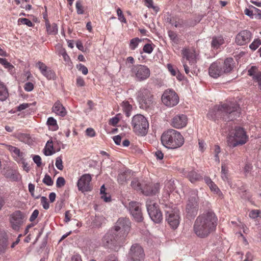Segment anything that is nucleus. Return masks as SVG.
Listing matches in <instances>:
<instances>
[{
	"instance_id": "f257e3e1",
	"label": "nucleus",
	"mask_w": 261,
	"mask_h": 261,
	"mask_svg": "<svg viewBox=\"0 0 261 261\" xmlns=\"http://www.w3.org/2000/svg\"><path fill=\"white\" fill-rule=\"evenodd\" d=\"M218 219L212 211H208L198 216L193 225L195 234L200 238L208 237L216 230Z\"/></svg>"
},
{
	"instance_id": "f03ea898",
	"label": "nucleus",
	"mask_w": 261,
	"mask_h": 261,
	"mask_svg": "<svg viewBox=\"0 0 261 261\" xmlns=\"http://www.w3.org/2000/svg\"><path fill=\"white\" fill-rule=\"evenodd\" d=\"M241 109L236 102H229L216 105L207 114L212 119L222 118L225 121H232L240 116Z\"/></svg>"
},
{
	"instance_id": "7ed1b4c3",
	"label": "nucleus",
	"mask_w": 261,
	"mask_h": 261,
	"mask_svg": "<svg viewBox=\"0 0 261 261\" xmlns=\"http://www.w3.org/2000/svg\"><path fill=\"white\" fill-rule=\"evenodd\" d=\"M162 144L168 149H175L182 146L184 138L177 130L170 129L163 133L161 138Z\"/></svg>"
},
{
	"instance_id": "20e7f679",
	"label": "nucleus",
	"mask_w": 261,
	"mask_h": 261,
	"mask_svg": "<svg viewBox=\"0 0 261 261\" xmlns=\"http://www.w3.org/2000/svg\"><path fill=\"white\" fill-rule=\"evenodd\" d=\"M127 235L118 230L116 231L115 228L112 229L104 236L102 239L103 244L115 251H118L122 246Z\"/></svg>"
},
{
	"instance_id": "39448f33",
	"label": "nucleus",
	"mask_w": 261,
	"mask_h": 261,
	"mask_svg": "<svg viewBox=\"0 0 261 261\" xmlns=\"http://www.w3.org/2000/svg\"><path fill=\"white\" fill-rule=\"evenodd\" d=\"M248 140L246 132L240 127H237L232 129L227 137V142L230 147H235L245 144Z\"/></svg>"
},
{
	"instance_id": "423d86ee",
	"label": "nucleus",
	"mask_w": 261,
	"mask_h": 261,
	"mask_svg": "<svg viewBox=\"0 0 261 261\" xmlns=\"http://www.w3.org/2000/svg\"><path fill=\"white\" fill-rule=\"evenodd\" d=\"M137 99L140 108L145 110H152L155 105L153 94L149 89L146 88L141 89L138 92Z\"/></svg>"
},
{
	"instance_id": "0eeeda50",
	"label": "nucleus",
	"mask_w": 261,
	"mask_h": 261,
	"mask_svg": "<svg viewBox=\"0 0 261 261\" xmlns=\"http://www.w3.org/2000/svg\"><path fill=\"white\" fill-rule=\"evenodd\" d=\"M132 187L137 191H141L146 196H152L158 193L160 185L159 184H145L141 182L137 178L131 181Z\"/></svg>"
},
{
	"instance_id": "6e6552de",
	"label": "nucleus",
	"mask_w": 261,
	"mask_h": 261,
	"mask_svg": "<svg viewBox=\"0 0 261 261\" xmlns=\"http://www.w3.org/2000/svg\"><path fill=\"white\" fill-rule=\"evenodd\" d=\"M134 132L138 135L144 136L147 132L149 123L147 119L142 115H135L132 120Z\"/></svg>"
},
{
	"instance_id": "1a4fd4ad",
	"label": "nucleus",
	"mask_w": 261,
	"mask_h": 261,
	"mask_svg": "<svg viewBox=\"0 0 261 261\" xmlns=\"http://www.w3.org/2000/svg\"><path fill=\"white\" fill-rule=\"evenodd\" d=\"M165 206L166 220L172 229H175L178 226L180 222L179 211L173 205L170 207L166 204Z\"/></svg>"
},
{
	"instance_id": "9d476101",
	"label": "nucleus",
	"mask_w": 261,
	"mask_h": 261,
	"mask_svg": "<svg viewBox=\"0 0 261 261\" xmlns=\"http://www.w3.org/2000/svg\"><path fill=\"white\" fill-rule=\"evenodd\" d=\"M157 206V204L153 200L148 199L146 201V208L149 217L153 222L159 223L162 220L163 216Z\"/></svg>"
},
{
	"instance_id": "9b49d317",
	"label": "nucleus",
	"mask_w": 261,
	"mask_h": 261,
	"mask_svg": "<svg viewBox=\"0 0 261 261\" xmlns=\"http://www.w3.org/2000/svg\"><path fill=\"white\" fill-rule=\"evenodd\" d=\"M198 199L197 192L191 191L186 206V212L189 216L194 217L197 215L198 210Z\"/></svg>"
},
{
	"instance_id": "f8f14e48",
	"label": "nucleus",
	"mask_w": 261,
	"mask_h": 261,
	"mask_svg": "<svg viewBox=\"0 0 261 261\" xmlns=\"http://www.w3.org/2000/svg\"><path fill=\"white\" fill-rule=\"evenodd\" d=\"M132 75H135V77L139 81L145 80L150 76V70L146 66L142 65H133L131 68Z\"/></svg>"
},
{
	"instance_id": "ddd939ff",
	"label": "nucleus",
	"mask_w": 261,
	"mask_h": 261,
	"mask_svg": "<svg viewBox=\"0 0 261 261\" xmlns=\"http://www.w3.org/2000/svg\"><path fill=\"white\" fill-rule=\"evenodd\" d=\"M162 100L166 106L171 107L178 103L179 98L174 91L168 89L164 92L162 96Z\"/></svg>"
},
{
	"instance_id": "4468645a",
	"label": "nucleus",
	"mask_w": 261,
	"mask_h": 261,
	"mask_svg": "<svg viewBox=\"0 0 261 261\" xmlns=\"http://www.w3.org/2000/svg\"><path fill=\"white\" fill-rule=\"evenodd\" d=\"M144 256L142 247L138 244H133L128 254V261H141Z\"/></svg>"
},
{
	"instance_id": "2eb2a0df",
	"label": "nucleus",
	"mask_w": 261,
	"mask_h": 261,
	"mask_svg": "<svg viewBox=\"0 0 261 261\" xmlns=\"http://www.w3.org/2000/svg\"><path fill=\"white\" fill-rule=\"evenodd\" d=\"M24 217V214L20 211L14 212L10 219L12 228L15 230H18L23 223Z\"/></svg>"
},
{
	"instance_id": "dca6fc26",
	"label": "nucleus",
	"mask_w": 261,
	"mask_h": 261,
	"mask_svg": "<svg viewBox=\"0 0 261 261\" xmlns=\"http://www.w3.org/2000/svg\"><path fill=\"white\" fill-rule=\"evenodd\" d=\"M129 211L137 222H141L143 220V216L140 208V204L136 201H131L128 205Z\"/></svg>"
},
{
	"instance_id": "f3484780",
	"label": "nucleus",
	"mask_w": 261,
	"mask_h": 261,
	"mask_svg": "<svg viewBox=\"0 0 261 261\" xmlns=\"http://www.w3.org/2000/svg\"><path fill=\"white\" fill-rule=\"evenodd\" d=\"M250 31L245 30L240 32L236 36L235 42L239 45H244L249 43L252 38Z\"/></svg>"
},
{
	"instance_id": "a211bd4d",
	"label": "nucleus",
	"mask_w": 261,
	"mask_h": 261,
	"mask_svg": "<svg viewBox=\"0 0 261 261\" xmlns=\"http://www.w3.org/2000/svg\"><path fill=\"white\" fill-rule=\"evenodd\" d=\"M130 222L127 218H119L117 221L114 228L116 231H120V232L124 234H127L130 229Z\"/></svg>"
},
{
	"instance_id": "6ab92c4d",
	"label": "nucleus",
	"mask_w": 261,
	"mask_h": 261,
	"mask_svg": "<svg viewBox=\"0 0 261 261\" xmlns=\"http://www.w3.org/2000/svg\"><path fill=\"white\" fill-rule=\"evenodd\" d=\"M210 75L213 78H217L224 74L222 70V64L220 62H214L208 69Z\"/></svg>"
},
{
	"instance_id": "aec40b11",
	"label": "nucleus",
	"mask_w": 261,
	"mask_h": 261,
	"mask_svg": "<svg viewBox=\"0 0 261 261\" xmlns=\"http://www.w3.org/2000/svg\"><path fill=\"white\" fill-rule=\"evenodd\" d=\"M187 123V118L185 115H177L173 117L172 125L176 128H181L185 127Z\"/></svg>"
},
{
	"instance_id": "412c9836",
	"label": "nucleus",
	"mask_w": 261,
	"mask_h": 261,
	"mask_svg": "<svg viewBox=\"0 0 261 261\" xmlns=\"http://www.w3.org/2000/svg\"><path fill=\"white\" fill-rule=\"evenodd\" d=\"M184 58L189 61L191 68H194L196 63V55L194 50L185 49L182 52Z\"/></svg>"
},
{
	"instance_id": "4be33fe9",
	"label": "nucleus",
	"mask_w": 261,
	"mask_h": 261,
	"mask_svg": "<svg viewBox=\"0 0 261 261\" xmlns=\"http://www.w3.org/2000/svg\"><path fill=\"white\" fill-rule=\"evenodd\" d=\"M182 171L183 175L187 177L192 183L200 181L202 179V176L194 170L183 169Z\"/></svg>"
},
{
	"instance_id": "5701e85b",
	"label": "nucleus",
	"mask_w": 261,
	"mask_h": 261,
	"mask_svg": "<svg viewBox=\"0 0 261 261\" xmlns=\"http://www.w3.org/2000/svg\"><path fill=\"white\" fill-rule=\"evenodd\" d=\"M175 188V184L174 180H169L165 183L164 191V197L168 200L170 196V193L173 192Z\"/></svg>"
},
{
	"instance_id": "b1692460",
	"label": "nucleus",
	"mask_w": 261,
	"mask_h": 261,
	"mask_svg": "<svg viewBox=\"0 0 261 261\" xmlns=\"http://www.w3.org/2000/svg\"><path fill=\"white\" fill-rule=\"evenodd\" d=\"M91 179V176L89 174L83 175V192L91 191L92 189V186L90 183Z\"/></svg>"
},
{
	"instance_id": "393cba45",
	"label": "nucleus",
	"mask_w": 261,
	"mask_h": 261,
	"mask_svg": "<svg viewBox=\"0 0 261 261\" xmlns=\"http://www.w3.org/2000/svg\"><path fill=\"white\" fill-rule=\"evenodd\" d=\"M234 61L232 58L225 60L222 64V70L224 73H227L232 71L233 68Z\"/></svg>"
},
{
	"instance_id": "a878e982",
	"label": "nucleus",
	"mask_w": 261,
	"mask_h": 261,
	"mask_svg": "<svg viewBox=\"0 0 261 261\" xmlns=\"http://www.w3.org/2000/svg\"><path fill=\"white\" fill-rule=\"evenodd\" d=\"M52 109L54 112L61 117H64L66 115L67 112L65 108L60 101L55 102Z\"/></svg>"
},
{
	"instance_id": "bb28decb",
	"label": "nucleus",
	"mask_w": 261,
	"mask_h": 261,
	"mask_svg": "<svg viewBox=\"0 0 261 261\" xmlns=\"http://www.w3.org/2000/svg\"><path fill=\"white\" fill-rule=\"evenodd\" d=\"M131 177V172L126 170L120 173L118 175L117 180L120 184H123Z\"/></svg>"
},
{
	"instance_id": "cd10ccee",
	"label": "nucleus",
	"mask_w": 261,
	"mask_h": 261,
	"mask_svg": "<svg viewBox=\"0 0 261 261\" xmlns=\"http://www.w3.org/2000/svg\"><path fill=\"white\" fill-rule=\"evenodd\" d=\"M224 43V40L222 36H214L212 38L211 45L212 47L217 49Z\"/></svg>"
},
{
	"instance_id": "c85d7f7f",
	"label": "nucleus",
	"mask_w": 261,
	"mask_h": 261,
	"mask_svg": "<svg viewBox=\"0 0 261 261\" xmlns=\"http://www.w3.org/2000/svg\"><path fill=\"white\" fill-rule=\"evenodd\" d=\"M45 24L48 34L54 35L58 33V27L56 23H53V24H50L49 23L48 20H46Z\"/></svg>"
},
{
	"instance_id": "c756f323",
	"label": "nucleus",
	"mask_w": 261,
	"mask_h": 261,
	"mask_svg": "<svg viewBox=\"0 0 261 261\" xmlns=\"http://www.w3.org/2000/svg\"><path fill=\"white\" fill-rule=\"evenodd\" d=\"M105 217L101 215H96L92 220L91 226L93 227H99L105 221Z\"/></svg>"
},
{
	"instance_id": "7c9ffc66",
	"label": "nucleus",
	"mask_w": 261,
	"mask_h": 261,
	"mask_svg": "<svg viewBox=\"0 0 261 261\" xmlns=\"http://www.w3.org/2000/svg\"><path fill=\"white\" fill-rule=\"evenodd\" d=\"M9 96V93L6 86L0 82V100H5Z\"/></svg>"
},
{
	"instance_id": "2f4dec72",
	"label": "nucleus",
	"mask_w": 261,
	"mask_h": 261,
	"mask_svg": "<svg viewBox=\"0 0 261 261\" xmlns=\"http://www.w3.org/2000/svg\"><path fill=\"white\" fill-rule=\"evenodd\" d=\"M8 245V237L4 238L0 240V255L4 254L6 252Z\"/></svg>"
},
{
	"instance_id": "473e14b6",
	"label": "nucleus",
	"mask_w": 261,
	"mask_h": 261,
	"mask_svg": "<svg viewBox=\"0 0 261 261\" xmlns=\"http://www.w3.org/2000/svg\"><path fill=\"white\" fill-rule=\"evenodd\" d=\"M7 149L16 157H19L20 158L23 157L24 153L20 152V149L18 148L11 145H7Z\"/></svg>"
},
{
	"instance_id": "72a5a7b5",
	"label": "nucleus",
	"mask_w": 261,
	"mask_h": 261,
	"mask_svg": "<svg viewBox=\"0 0 261 261\" xmlns=\"http://www.w3.org/2000/svg\"><path fill=\"white\" fill-rule=\"evenodd\" d=\"M257 68L256 66H253L248 70V74L251 76H252L253 79L256 80L259 83V81L256 78V76L260 74L261 72L257 73Z\"/></svg>"
},
{
	"instance_id": "f704fd0d",
	"label": "nucleus",
	"mask_w": 261,
	"mask_h": 261,
	"mask_svg": "<svg viewBox=\"0 0 261 261\" xmlns=\"http://www.w3.org/2000/svg\"><path fill=\"white\" fill-rule=\"evenodd\" d=\"M122 108L125 115L127 117L130 116V113L132 109V106L129 103L128 101H124L122 103Z\"/></svg>"
},
{
	"instance_id": "c9c22d12",
	"label": "nucleus",
	"mask_w": 261,
	"mask_h": 261,
	"mask_svg": "<svg viewBox=\"0 0 261 261\" xmlns=\"http://www.w3.org/2000/svg\"><path fill=\"white\" fill-rule=\"evenodd\" d=\"M260 45L261 40L257 38L254 39V41L250 44L249 48L252 50H255Z\"/></svg>"
},
{
	"instance_id": "e433bc0d",
	"label": "nucleus",
	"mask_w": 261,
	"mask_h": 261,
	"mask_svg": "<svg viewBox=\"0 0 261 261\" xmlns=\"http://www.w3.org/2000/svg\"><path fill=\"white\" fill-rule=\"evenodd\" d=\"M47 124L48 126H51L53 127L54 130H56L58 128V126L57 123V121L53 117H49L48 118L47 121Z\"/></svg>"
},
{
	"instance_id": "4c0bfd02",
	"label": "nucleus",
	"mask_w": 261,
	"mask_h": 261,
	"mask_svg": "<svg viewBox=\"0 0 261 261\" xmlns=\"http://www.w3.org/2000/svg\"><path fill=\"white\" fill-rule=\"evenodd\" d=\"M55 152L53 151V145H49L46 146L44 149V153L46 156L51 155L54 154Z\"/></svg>"
},
{
	"instance_id": "58836bf2",
	"label": "nucleus",
	"mask_w": 261,
	"mask_h": 261,
	"mask_svg": "<svg viewBox=\"0 0 261 261\" xmlns=\"http://www.w3.org/2000/svg\"><path fill=\"white\" fill-rule=\"evenodd\" d=\"M209 187L211 191H214L215 193L217 194L219 196H222V192L214 182H213L211 185H210Z\"/></svg>"
},
{
	"instance_id": "ea45409f",
	"label": "nucleus",
	"mask_w": 261,
	"mask_h": 261,
	"mask_svg": "<svg viewBox=\"0 0 261 261\" xmlns=\"http://www.w3.org/2000/svg\"><path fill=\"white\" fill-rule=\"evenodd\" d=\"M42 181L44 184L48 186H52L54 184V181L51 179V177L47 174L45 175Z\"/></svg>"
},
{
	"instance_id": "a19ab883",
	"label": "nucleus",
	"mask_w": 261,
	"mask_h": 261,
	"mask_svg": "<svg viewBox=\"0 0 261 261\" xmlns=\"http://www.w3.org/2000/svg\"><path fill=\"white\" fill-rule=\"evenodd\" d=\"M140 40L138 38H135L132 39L130 41L129 46L131 49L134 50L138 45L139 42Z\"/></svg>"
},
{
	"instance_id": "79ce46f5",
	"label": "nucleus",
	"mask_w": 261,
	"mask_h": 261,
	"mask_svg": "<svg viewBox=\"0 0 261 261\" xmlns=\"http://www.w3.org/2000/svg\"><path fill=\"white\" fill-rule=\"evenodd\" d=\"M168 36L170 39L174 42V43L177 44L178 41V39L177 36L176 34L172 31H168Z\"/></svg>"
},
{
	"instance_id": "37998d69",
	"label": "nucleus",
	"mask_w": 261,
	"mask_h": 261,
	"mask_svg": "<svg viewBox=\"0 0 261 261\" xmlns=\"http://www.w3.org/2000/svg\"><path fill=\"white\" fill-rule=\"evenodd\" d=\"M42 74L48 80L54 79L55 76L54 72L48 69H47Z\"/></svg>"
},
{
	"instance_id": "c03bdc74",
	"label": "nucleus",
	"mask_w": 261,
	"mask_h": 261,
	"mask_svg": "<svg viewBox=\"0 0 261 261\" xmlns=\"http://www.w3.org/2000/svg\"><path fill=\"white\" fill-rule=\"evenodd\" d=\"M0 64L4 65L5 68L9 69H11L14 67L13 66L8 62L6 59L0 58Z\"/></svg>"
},
{
	"instance_id": "a18cd8bd",
	"label": "nucleus",
	"mask_w": 261,
	"mask_h": 261,
	"mask_svg": "<svg viewBox=\"0 0 261 261\" xmlns=\"http://www.w3.org/2000/svg\"><path fill=\"white\" fill-rule=\"evenodd\" d=\"M55 165H56V166L57 167V168L59 170H63V165L62 157L61 156H58L56 158Z\"/></svg>"
},
{
	"instance_id": "49530a36",
	"label": "nucleus",
	"mask_w": 261,
	"mask_h": 261,
	"mask_svg": "<svg viewBox=\"0 0 261 261\" xmlns=\"http://www.w3.org/2000/svg\"><path fill=\"white\" fill-rule=\"evenodd\" d=\"M65 184V180L63 177H59L56 181V186L57 188H61Z\"/></svg>"
},
{
	"instance_id": "de8ad7c7",
	"label": "nucleus",
	"mask_w": 261,
	"mask_h": 261,
	"mask_svg": "<svg viewBox=\"0 0 261 261\" xmlns=\"http://www.w3.org/2000/svg\"><path fill=\"white\" fill-rule=\"evenodd\" d=\"M85 134L87 137H94L96 135V133L93 128L89 127L86 130Z\"/></svg>"
},
{
	"instance_id": "09e8293b",
	"label": "nucleus",
	"mask_w": 261,
	"mask_h": 261,
	"mask_svg": "<svg viewBox=\"0 0 261 261\" xmlns=\"http://www.w3.org/2000/svg\"><path fill=\"white\" fill-rule=\"evenodd\" d=\"M41 204L43 206V207L45 209V210H47L49 208V203L47 201V199L46 198V197H44V196H42L41 198Z\"/></svg>"
},
{
	"instance_id": "8fccbe9b",
	"label": "nucleus",
	"mask_w": 261,
	"mask_h": 261,
	"mask_svg": "<svg viewBox=\"0 0 261 261\" xmlns=\"http://www.w3.org/2000/svg\"><path fill=\"white\" fill-rule=\"evenodd\" d=\"M36 66L38 67L42 73L44 72L47 69V66L43 63L40 61L36 63Z\"/></svg>"
},
{
	"instance_id": "3c124183",
	"label": "nucleus",
	"mask_w": 261,
	"mask_h": 261,
	"mask_svg": "<svg viewBox=\"0 0 261 261\" xmlns=\"http://www.w3.org/2000/svg\"><path fill=\"white\" fill-rule=\"evenodd\" d=\"M145 2L146 6L149 8H152L156 12L158 11L159 8L153 5L152 0H144Z\"/></svg>"
},
{
	"instance_id": "603ef678",
	"label": "nucleus",
	"mask_w": 261,
	"mask_h": 261,
	"mask_svg": "<svg viewBox=\"0 0 261 261\" xmlns=\"http://www.w3.org/2000/svg\"><path fill=\"white\" fill-rule=\"evenodd\" d=\"M260 213V211L258 210H252L249 213V216L252 219H255L258 217Z\"/></svg>"
},
{
	"instance_id": "864d4df0",
	"label": "nucleus",
	"mask_w": 261,
	"mask_h": 261,
	"mask_svg": "<svg viewBox=\"0 0 261 261\" xmlns=\"http://www.w3.org/2000/svg\"><path fill=\"white\" fill-rule=\"evenodd\" d=\"M18 21V22H21L24 24H26L28 27L33 26V23L32 21L27 18H19Z\"/></svg>"
},
{
	"instance_id": "5fc2aeb1",
	"label": "nucleus",
	"mask_w": 261,
	"mask_h": 261,
	"mask_svg": "<svg viewBox=\"0 0 261 261\" xmlns=\"http://www.w3.org/2000/svg\"><path fill=\"white\" fill-rule=\"evenodd\" d=\"M33 161L36 164L37 167H40L41 165V158L38 155H35L33 157Z\"/></svg>"
},
{
	"instance_id": "6e6d98bb",
	"label": "nucleus",
	"mask_w": 261,
	"mask_h": 261,
	"mask_svg": "<svg viewBox=\"0 0 261 261\" xmlns=\"http://www.w3.org/2000/svg\"><path fill=\"white\" fill-rule=\"evenodd\" d=\"M59 53L60 55H61L62 56L63 58H64V60L66 62H67L69 60V59H70L69 57L67 55V54L64 48L61 49Z\"/></svg>"
},
{
	"instance_id": "4d7b16f0",
	"label": "nucleus",
	"mask_w": 261,
	"mask_h": 261,
	"mask_svg": "<svg viewBox=\"0 0 261 261\" xmlns=\"http://www.w3.org/2000/svg\"><path fill=\"white\" fill-rule=\"evenodd\" d=\"M117 15H118L119 19L122 22H125L126 19L125 18V17L123 14L122 11L120 9V8H118V9L117 10Z\"/></svg>"
},
{
	"instance_id": "13d9d810",
	"label": "nucleus",
	"mask_w": 261,
	"mask_h": 261,
	"mask_svg": "<svg viewBox=\"0 0 261 261\" xmlns=\"http://www.w3.org/2000/svg\"><path fill=\"white\" fill-rule=\"evenodd\" d=\"M143 50L146 53L150 54L153 50V48L151 44H146L144 46Z\"/></svg>"
},
{
	"instance_id": "bf43d9fd",
	"label": "nucleus",
	"mask_w": 261,
	"mask_h": 261,
	"mask_svg": "<svg viewBox=\"0 0 261 261\" xmlns=\"http://www.w3.org/2000/svg\"><path fill=\"white\" fill-rule=\"evenodd\" d=\"M87 105L88 107L85 109L84 112L86 114H88L92 109L94 104L91 100H88L87 101Z\"/></svg>"
},
{
	"instance_id": "052dcab7",
	"label": "nucleus",
	"mask_w": 261,
	"mask_h": 261,
	"mask_svg": "<svg viewBox=\"0 0 261 261\" xmlns=\"http://www.w3.org/2000/svg\"><path fill=\"white\" fill-rule=\"evenodd\" d=\"M24 88V90L27 91H31L34 89V85L31 82H27L25 84Z\"/></svg>"
},
{
	"instance_id": "680f3d73",
	"label": "nucleus",
	"mask_w": 261,
	"mask_h": 261,
	"mask_svg": "<svg viewBox=\"0 0 261 261\" xmlns=\"http://www.w3.org/2000/svg\"><path fill=\"white\" fill-rule=\"evenodd\" d=\"M244 13L249 16L250 17H251V18H254V12H253V10H252V9L251 8H246L244 10Z\"/></svg>"
},
{
	"instance_id": "e2e57ef3",
	"label": "nucleus",
	"mask_w": 261,
	"mask_h": 261,
	"mask_svg": "<svg viewBox=\"0 0 261 261\" xmlns=\"http://www.w3.org/2000/svg\"><path fill=\"white\" fill-rule=\"evenodd\" d=\"M38 214H39L38 210H34L30 218V221L31 222L34 221L38 217Z\"/></svg>"
},
{
	"instance_id": "0e129e2a",
	"label": "nucleus",
	"mask_w": 261,
	"mask_h": 261,
	"mask_svg": "<svg viewBox=\"0 0 261 261\" xmlns=\"http://www.w3.org/2000/svg\"><path fill=\"white\" fill-rule=\"evenodd\" d=\"M21 161H22V165H23V169L27 172H29L30 170V166H29L28 164L25 162V160L23 159V157L21 158Z\"/></svg>"
},
{
	"instance_id": "69168bd1",
	"label": "nucleus",
	"mask_w": 261,
	"mask_h": 261,
	"mask_svg": "<svg viewBox=\"0 0 261 261\" xmlns=\"http://www.w3.org/2000/svg\"><path fill=\"white\" fill-rule=\"evenodd\" d=\"M154 155L158 160H161L164 158L163 153L161 151L159 150L155 152Z\"/></svg>"
},
{
	"instance_id": "338daca9",
	"label": "nucleus",
	"mask_w": 261,
	"mask_h": 261,
	"mask_svg": "<svg viewBox=\"0 0 261 261\" xmlns=\"http://www.w3.org/2000/svg\"><path fill=\"white\" fill-rule=\"evenodd\" d=\"M252 166L250 164H246L244 168V171L246 175L251 170Z\"/></svg>"
},
{
	"instance_id": "774afa93",
	"label": "nucleus",
	"mask_w": 261,
	"mask_h": 261,
	"mask_svg": "<svg viewBox=\"0 0 261 261\" xmlns=\"http://www.w3.org/2000/svg\"><path fill=\"white\" fill-rule=\"evenodd\" d=\"M118 115H116L115 117L111 119L110 122L111 125L115 126L119 122V118H118Z\"/></svg>"
}]
</instances>
